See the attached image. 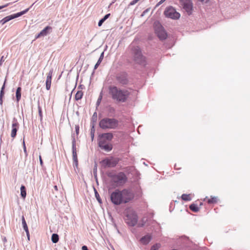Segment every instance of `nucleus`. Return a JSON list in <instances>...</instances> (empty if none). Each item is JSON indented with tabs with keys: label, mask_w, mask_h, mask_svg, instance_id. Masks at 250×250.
Wrapping results in <instances>:
<instances>
[{
	"label": "nucleus",
	"mask_w": 250,
	"mask_h": 250,
	"mask_svg": "<svg viewBox=\"0 0 250 250\" xmlns=\"http://www.w3.org/2000/svg\"><path fill=\"white\" fill-rule=\"evenodd\" d=\"M134 197L132 191L128 189H116L110 196L111 202L115 205L125 204L132 200Z\"/></svg>",
	"instance_id": "nucleus-1"
},
{
	"label": "nucleus",
	"mask_w": 250,
	"mask_h": 250,
	"mask_svg": "<svg viewBox=\"0 0 250 250\" xmlns=\"http://www.w3.org/2000/svg\"><path fill=\"white\" fill-rule=\"evenodd\" d=\"M108 89V93L112 100L118 103L125 102L130 95L129 91L121 89L115 85H109Z\"/></svg>",
	"instance_id": "nucleus-2"
},
{
	"label": "nucleus",
	"mask_w": 250,
	"mask_h": 250,
	"mask_svg": "<svg viewBox=\"0 0 250 250\" xmlns=\"http://www.w3.org/2000/svg\"><path fill=\"white\" fill-rule=\"evenodd\" d=\"M119 124V121L114 118L105 117L99 122V126L103 129H115Z\"/></svg>",
	"instance_id": "nucleus-3"
},
{
	"label": "nucleus",
	"mask_w": 250,
	"mask_h": 250,
	"mask_svg": "<svg viewBox=\"0 0 250 250\" xmlns=\"http://www.w3.org/2000/svg\"><path fill=\"white\" fill-rule=\"evenodd\" d=\"M111 182L116 187L123 186L127 180V178L125 173L123 172H118L117 174H114L109 175Z\"/></svg>",
	"instance_id": "nucleus-4"
},
{
	"label": "nucleus",
	"mask_w": 250,
	"mask_h": 250,
	"mask_svg": "<svg viewBox=\"0 0 250 250\" xmlns=\"http://www.w3.org/2000/svg\"><path fill=\"white\" fill-rule=\"evenodd\" d=\"M132 54L133 60L136 63L141 65L146 64V58L143 55L139 47H133L132 48Z\"/></svg>",
	"instance_id": "nucleus-5"
},
{
	"label": "nucleus",
	"mask_w": 250,
	"mask_h": 250,
	"mask_svg": "<svg viewBox=\"0 0 250 250\" xmlns=\"http://www.w3.org/2000/svg\"><path fill=\"white\" fill-rule=\"evenodd\" d=\"M138 219L137 213L135 211H130L127 213L125 220L127 225L134 227L137 224Z\"/></svg>",
	"instance_id": "nucleus-6"
},
{
	"label": "nucleus",
	"mask_w": 250,
	"mask_h": 250,
	"mask_svg": "<svg viewBox=\"0 0 250 250\" xmlns=\"http://www.w3.org/2000/svg\"><path fill=\"white\" fill-rule=\"evenodd\" d=\"M154 30L156 34L160 40H164L166 39L167 33L164 27L159 22H155Z\"/></svg>",
	"instance_id": "nucleus-7"
},
{
	"label": "nucleus",
	"mask_w": 250,
	"mask_h": 250,
	"mask_svg": "<svg viewBox=\"0 0 250 250\" xmlns=\"http://www.w3.org/2000/svg\"><path fill=\"white\" fill-rule=\"evenodd\" d=\"M164 14L166 17L174 20L178 19L180 17V14L172 6L167 7Z\"/></svg>",
	"instance_id": "nucleus-8"
},
{
	"label": "nucleus",
	"mask_w": 250,
	"mask_h": 250,
	"mask_svg": "<svg viewBox=\"0 0 250 250\" xmlns=\"http://www.w3.org/2000/svg\"><path fill=\"white\" fill-rule=\"evenodd\" d=\"M181 3L183 8L188 15L192 14L193 10V3L192 0H181Z\"/></svg>",
	"instance_id": "nucleus-9"
},
{
	"label": "nucleus",
	"mask_w": 250,
	"mask_h": 250,
	"mask_svg": "<svg viewBox=\"0 0 250 250\" xmlns=\"http://www.w3.org/2000/svg\"><path fill=\"white\" fill-rule=\"evenodd\" d=\"M117 81L122 85H126L128 83L127 74L124 71L117 73L115 76Z\"/></svg>",
	"instance_id": "nucleus-10"
},
{
	"label": "nucleus",
	"mask_w": 250,
	"mask_h": 250,
	"mask_svg": "<svg viewBox=\"0 0 250 250\" xmlns=\"http://www.w3.org/2000/svg\"><path fill=\"white\" fill-rule=\"evenodd\" d=\"M119 160L117 159L113 158H111V159L106 158L101 161L102 166L105 167H114L116 166Z\"/></svg>",
	"instance_id": "nucleus-11"
},
{
	"label": "nucleus",
	"mask_w": 250,
	"mask_h": 250,
	"mask_svg": "<svg viewBox=\"0 0 250 250\" xmlns=\"http://www.w3.org/2000/svg\"><path fill=\"white\" fill-rule=\"evenodd\" d=\"M72 156L73 160V166L77 167L78 165V160L77 158L76 147V140L74 135H72Z\"/></svg>",
	"instance_id": "nucleus-12"
},
{
	"label": "nucleus",
	"mask_w": 250,
	"mask_h": 250,
	"mask_svg": "<svg viewBox=\"0 0 250 250\" xmlns=\"http://www.w3.org/2000/svg\"><path fill=\"white\" fill-rule=\"evenodd\" d=\"M19 128V124L17 121V120L14 118L12 121V130L11 133V136L12 138L14 139L17 135V132Z\"/></svg>",
	"instance_id": "nucleus-13"
},
{
	"label": "nucleus",
	"mask_w": 250,
	"mask_h": 250,
	"mask_svg": "<svg viewBox=\"0 0 250 250\" xmlns=\"http://www.w3.org/2000/svg\"><path fill=\"white\" fill-rule=\"evenodd\" d=\"M53 69H51L47 75V78L45 82L46 89L49 90L51 87L52 76L53 74Z\"/></svg>",
	"instance_id": "nucleus-14"
},
{
	"label": "nucleus",
	"mask_w": 250,
	"mask_h": 250,
	"mask_svg": "<svg viewBox=\"0 0 250 250\" xmlns=\"http://www.w3.org/2000/svg\"><path fill=\"white\" fill-rule=\"evenodd\" d=\"M51 30L52 27L49 26H47L37 35L36 39L39 38L42 36L44 37L46 36Z\"/></svg>",
	"instance_id": "nucleus-15"
},
{
	"label": "nucleus",
	"mask_w": 250,
	"mask_h": 250,
	"mask_svg": "<svg viewBox=\"0 0 250 250\" xmlns=\"http://www.w3.org/2000/svg\"><path fill=\"white\" fill-rule=\"evenodd\" d=\"M99 137L103 138L107 141H111L113 138V135L111 132L104 133L100 134Z\"/></svg>",
	"instance_id": "nucleus-16"
},
{
	"label": "nucleus",
	"mask_w": 250,
	"mask_h": 250,
	"mask_svg": "<svg viewBox=\"0 0 250 250\" xmlns=\"http://www.w3.org/2000/svg\"><path fill=\"white\" fill-rule=\"evenodd\" d=\"M152 239V236L150 234H146L143 236L140 240L141 243L143 245H147L149 243Z\"/></svg>",
	"instance_id": "nucleus-17"
},
{
	"label": "nucleus",
	"mask_w": 250,
	"mask_h": 250,
	"mask_svg": "<svg viewBox=\"0 0 250 250\" xmlns=\"http://www.w3.org/2000/svg\"><path fill=\"white\" fill-rule=\"evenodd\" d=\"M6 79H5L4 82L1 88V90L0 91V104L1 106L3 104V97L4 95V89L5 87V83H6Z\"/></svg>",
	"instance_id": "nucleus-18"
},
{
	"label": "nucleus",
	"mask_w": 250,
	"mask_h": 250,
	"mask_svg": "<svg viewBox=\"0 0 250 250\" xmlns=\"http://www.w3.org/2000/svg\"><path fill=\"white\" fill-rule=\"evenodd\" d=\"M99 147L102 149H103L106 152L110 151L112 149V148H113L112 145L109 143L104 144L101 146H100Z\"/></svg>",
	"instance_id": "nucleus-19"
},
{
	"label": "nucleus",
	"mask_w": 250,
	"mask_h": 250,
	"mask_svg": "<svg viewBox=\"0 0 250 250\" xmlns=\"http://www.w3.org/2000/svg\"><path fill=\"white\" fill-rule=\"evenodd\" d=\"M21 196L23 199H25L26 196V190L24 186L21 185L20 188Z\"/></svg>",
	"instance_id": "nucleus-20"
},
{
	"label": "nucleus",
	"mask_w": 250,
	"mask_h": 250,
	"mask_svg": "<svg viewBox=\"0 0 250 250\" xmlns=\"http://www.w3.org/2000/svg\"><path fill=\"white\" fill-rule=\"evenodd\" d=\"M21 87H18L16 90V100L17 102H19L21 98Z\"/></svg>",
	"instance_id": "nucleus-21"
},
{
	"label": "nucleus",
	"mask_w": 250,
	"mask_h": 250,
	"mask_svg": "<svg viewBox=\"0 0 250 250\" xmlns=\"http://www.w3.org/2000/svg\"><path fill=\"white\" fill-rule=\"evenodd\" d=\"M104 56V52H103L101 54V55H100L97 63H96V64L94 66V69H96L98 68V67L99 66V65L101 63L102 60H103Z\"/></svg>",
	"instance_id": "nucleus-22"
},
{
	"label": "nucleus",
	"mask_w": 250,
	"mask_h": 250,
	"mask_svg": "<svg viewBox=\"0 0 250 250\" xmlns=\"http://www.w3.org/2000/svg\"><path fill=\"white\" fill-rule=\"evenodd\" d=\"M12 20V18L11 16L10 15H9L8 16H6V17H4L2 20H1L0 21V23L2 25H3L4 24L6 23L7 22H8V21H11Z\"/></svg>",
	"instance_id": "nucleus-23"
},
{
	"label": "nucleus",
	"mask_w": 250,
	"mask_h": 250,
	"mask_svg": "<svg viewBox=\"0 0 250 250\" xmlns=\"http://www.w3.org/2000/svg\"><path fill=\"white\" fill-rule=\"evenodd\" d=\"M189 209L194 212H197L199 211V208L197 205L195 204H192L189 207Z\"/></svg>",
	"instance_id": "nucleus-24"
},
{
	"label": "nucleus",
	"mask_w": 250,
	"mask_h": 250,
	"mask_svg": "<svg viewBox=\"0 0 250 250\" xmlns=\"http://www.w3.org/2000/svg\"><path fill=\"white\" fill-rule=\"evenodd\" d=\"M110 15V14H107L103 18H102L98 22V26H101L103 22L109 17Z\"/></svg>",
	"instance_id": "nucleus-25"
},
{
	"label": "nucleus",
	"mask_w": 250,
	"mask_h": 250,
	"mask_svg": "<svg viewBox=\"0 0 250 250\" xmlns=\"http://www.w3.org/2000/svg\"><path fill=\"white\" fill-rule=\"evenodd\" d=\"M83 96V91L81 90H79L77 91V92L76 93V94L75 95V99L76 101H79L82 98Z\"/></svg>",
	"instance_id": "nucleus-26"
},
{
	"label": "nucleus",
	"mask_w": 250,
	"mask_h": 250,
	"mask_svg": "<svg viewBox=\"0 0 250 250\" xmlns=\"http://www.w3.org/2000/svg\"><path fill=\"white\" fill-rule=\"evenodd\" d=\"M98 144L99 146H101L104 144L107 143V141L106 140L104 139L103 138H101V137H98Z\"/></svg>",
	"instance_id": "nucleus-27"
},
{
	"label": "nucleus",
	"mask_w": 250,
	"mask_h": 250,
	"mask_svg": "<svg viewBox=\"0 0 250 250\" xmlns=\"http://www.w3.org/2000/svg\"><path fill=\"white\" fill-rule=\"evenodd\" d=\"M59 235L56 233H53L51 236V241L53 243H56L59 241Z\"/></svg>",
	"instance_id": "nucleus-28"
},
{
	"label": "nucleus",
	"mask_w": 250,
	"mask_h": 250,
	"mask_svg": "<svg viewBox=\"0 0 250 250\" xmlns=\"http://www.w3.org/2000/svg\"><path fill=\"white\" fill-rule=\"evenodd\" d=\"M181 198L183 200L185 201H189L191 200V198L189 194H183L181 196Z\"/></svg>",
	"instance_id": "nucleus-29"
},
{
	"label": "nucleus",
	"mask_w": 250,
	"mask_h": 250,
	"mask_svg": "<svg viewBox=\"0 0 250 250\" xmlns=\"http://www.w3.org/2000/svg\"><path fill=\"white\" fill-rule=\"evenodd\" d=\"M21 221H22V227H23V229L25 231L28 230V226H27V223L26 222V221L25 220L24 216H22Z\"/></svg>",
	"instance_id": "nucleus-30"
},
{
	"label": "nucleus",
	"mask_w": 250,
	"mask_h": 250,
	"mask_svg": "<svg viewBox=\"0 0 250 250\" xmlns=\"http://www.w3.org/2000/svg\"><path fill=\"white\" fill-rule=\"evenodd\" d=\"M217 197L215 196H211L210 199H208V203L209 204H214L217 202Z\"/></svg>",
	"instance_id": "nucleus-31"
},
{
	"label": "nucleus",
	"mask_w": 250,
	"mask_h": 250,
	"mask_svg": "<svg viewBox=\"0 0 250 250\" xmlns=\"http://www.w3.org/2000/svg\"><path fill=\"white\" fill-rule=\"evenodd\" d=\"M95 127H94V124H92L91 129H90V135L91 137V139L93 141L94 138V133H95Z\"/></svg>",
	"instance_id": "nucleus-32"
},
{
	"label": "nucleus",
	"mask_w": 250,
	"mask_h": 250,
	"mask_svg": "<svg viewBox=\"0 0 250 250\" xmlns=\"http://www.w3.org/2000/svg\"><path fill=\"white\" fill-rule=\"evenodd\" d=\"M94 192H95V197H96V199L99 202V203H102V199H101L98 191L96 190V189L95 188H94Z\"/></svg>",
	"instance_id": "nucleus-33"
},
{
	"label": "nucleus",
	"mask_w": 250,
	"mask_h": 250,
	"mask_svg": "<svg viewBox=\"0 0 250 250\" xmlns=\"http://www.w3.org/2000/svg\"><path fill=\"white\" fill-rule=\"evenodd\" d=\"M39 115L41 121L42 120V113L41 107L39 105L38 107Z\"/></svg>",
	"instance_id": "nucleus-34"
},
{
	"label": "nucleus",
	"mask_w": 250,
	"mask_h": 250,
	"mask_svg": "<svg viewBox=\"0 0 250 250\" xmlns=\"http://www.w3.org/2000/svg\"><path fill=\"white\" fill-rule=\"evenodd\" d=\"M160 245L159 244H156L151 246L150 250H157L160 248Z\"/></svg>",
	"instance_id": "nucleus-35"
},
{
	"label": "nucleus",
	"mask_w": 250,
	"mask_h": 250,
	"mask_svg": "<svg viewBox=\"0 0 250 250\" xmlns=\"http://www.w3.org/2000/svg\"><path fill=\"white\" fill-rule=\"evenodd\" d=\"M21 14V12H20L17 13L16 14L11 15L12 20L22 16Z\"/></svg>",
	"instance_id": "nucleus-36"
},
{
	"label": "nucleus",
	"mask_w": 250,
	"mask_h": 250,
	"mask_svg": "<svg viewBox=\"0 0 250 250\" xmlns=\"http://www.w3.org/2000/svg\"><path fill=\"white\" fill-rule=\"evenodd\" d=\"M102 99V93H101L100 96H99L98 97V99L97 101V102H96V105L97 106H99L101 102V100Z\"/></svg>",
	"instance_id": "nucleus-37"
},
{
	"label": "nucleus",
	"mask_w": 250,
	"mask_h": 250,
	"mask_svg": "<svg viewBox=\"0 0 250 250\" xmlns=\"http://www.w3.org/2000/svg\"><path fill=\"white\" fill-rule=\"evenodd\" d=\"M97 113L95 112L94 113L92 118V120L93 122H95L97 121Z\"/></svg>",
	"instance_id": "nucleus-38"
},
{
	"label": "nucleus",
	"mask_w": 250,
	"mask_h": 250,
	"mask_svg": "<svg viewBox=\"0 0 250 250\" xmlns=\"http://www.w3.org/2000/svg\"><path fill=\"white\" fill-rule=\"evenodd\" d=\"M23 151H24V152L25 153V155H27V150H26V146H25V142H24V141L23 140Z\"/></svg>",
	"instance_id": "nucleus-39"
},
{
	"label": "nucleus",
	"mask_w": 250,
	"mask_h": 250,
	"mask_svg": "<svg viewBox=\"0 0 250 250\" xmlns=\"http://www.w3.org/2000/svg\"><path fill=\"white\" fill-rule=\"evenodd\" d=\"M75 128L76 133L77 135H78L79 134V125H75Z\"/></svg>",
	"instance_id": "nucleus-40"
},
{
	"label": "nucleus",
	"mask_w": 250,
	"mask_h": 250,
	"mask_svg": "<svg viewBox=\"0 0 250 250\" xmlns=\"http://www.w3.org/2000/svg\"><path fill=\"white\" fill-rule=\"evenodd\" d=\"M29 9H30V8H27V9H25L23 11H21V15L26 13L29 11Z\"/></svg>",
	"instance_id": "nucleus-41"
},
{
	"label": "nucleus",
	"mask_w": 250,
	"mask_h": 250,
	"mask_svg": "<svg viewBox=\"0 0 250 250\" xmlns=\"http://www.w3.org/2000/svg\"><path fill=\"white\" fill-rule=\"evenodd\" d=\"M25 231L26 232V235H27V237L28 239V240H29V238H30V234H29V230H25Z\"/></svg>",
	"instance_id": "nucleus-42"
},
{
	"label": "nucleus",
	"mask_w": 250,
	"mask_h": 250,
	"mask_svg": "<svg viewBox=\"0 0 250 250\" xmlns=\"http://www.w3.org/2000/svg\"><path fill=\"white\" fill-rule=\"evenodd\" d=\"M39 160H40V164L42 166L43 165V161H42V157L41 155L39 156Z\"/></svg>",
	"instance_id": "nucleus-43"
},
{
	"label": "nucleus",
	"mask_w": 250,
	"mask_h": 250,
	"mask_svg": "<svg viewBox=\"0 0 250 250\" xmlns=\"http://www.w3.org/2000/svg\"><path fill=\"white\" fill-rule=\"evenodd\" d=\"M9 3H7L4 5L0 6V10L2 9L3 8L6 7L7 6H8L9 5Z\"/></svg>",
	"instance_id": "nucleus-44"
},
{
	"label": "nucleus",
	"mask_w": 250,
	"mask_h": 250,
	"mask_svg": "<svg viewBox=\"0 0 250 250\" xmlns=\"http://www.w3.org/2000/svg\"><path fill=\"white\" fill-rule=\"evenodd\" d=\"M82 250H89L88 249V248L86 246L84 245V246H82Z\"/></svg>",
	"instance_id": "nucleus-45"
},
{
	"label": "nucleus",
	"mask_w": 250,
	"mask_h": 250,
	"mask_svg": "<svg viewBox=\"0 0 250 250\" xmlns=\"http://www.w3.org/2000/svg\"><path fill=\"white\" fill-rule=\"evenodd\" d=\"M3 58H4V57L2 56L1 57V58H0V65H1L2 64V63L4 62Z\"/></svg>",
	"instance_id": "nucleus-46"
},
{
	"label": "nucleus",
	"mask_w": 250,
	"mask_h": 250,
	"mask_svg": "<svg viewBox=\"0 0 250 250\" xmlns=\"http://www.w3.org/2000/svg\"><path fill=\"white\" fill-rule=\"evenodd\" d=\"M136 3H135V1L134 0H133L132 1H131L129 4V6H131V5H133L134 4H135Z\"/></svg>",
	"instance_id": "nucleus-47"
},
{
	"label": "nucleus",
	"mask_w": 250,
	"mask_h": 250,
	"mask_svg": "<svg viewBox=\"0 0 250 250\" xmlns=\"http://www.w3.org/2000/svg\"><path fill=\"white\" fill-rule=\"evenodd\" d=\"M138 194L137 195V196L138 197H141V195H142V191L141 190V189H139V190H138Z\"/></svg>",
	"instance_id": "nucleus-48"
},
{
	"label": "nucleus",
	"mask_w": 250,
	"mask_h": 250,
	"mask_svg": "<svg viewBox=\"0 0 250 250\" xmlns=\"http://www.w3.org/2000/svg\"><path fill=\"white\" fill-rule=\"evenodd\" d=\"M198 0L201 2H205V3H207L209 1V0Z\"/></svg>",
	"instance_id": "nucleus-49"
},
{
	"label": "nucleus",
	"mask_w": 250,
	"mask_h": 250,
	"mask_svg": "<svg viewBox=\"0 0 250 250\" xmlns=\"http://www.w3.org/2000/svg\"><path fill=\"white\" fill-rule=\"evenodd\" d=\"M166 0H161L158 3V5H160V4H162L165 1H166Z\"/></svg>",
	"instance_id": "nucleus-50"
},
{
	"label": "nucleus",
	"mask_w": 250,
	"mask_h": 250,
	"mask_svg": "<svg viewBox=\"0 0 250 250\" xmlns=\"http://www.w3.org/2000/svg\"><path fill=\"white\" fill-rule=\"evenodd\" d=\"M110 111H115V109L113 107H111L110 108Z\"/></svg>",
	"instance_id": "nucleus-51"
},
{
	"label": "nucleus",
	"mask_w": 250,
	"mask_h": 250,
	"mask_svg": "<svg viewBox=\"0 0 250 250\" xmlns=\"http://www.w3.org/2000/svg\"><path fill=\"white\" fill-rule=\"evenodd\" d=\"M135 1V3H136L137 2H138L140 0H134Z\"/></svg>",
	"instance_id": "nucleus-52"
},
{
	"label": "nucleus",
	"mask_w": 250,
	"mask_h": 250,
	"mask_svg": "<svg viewBox=\"0 0 250 250\" xmlns=\"http://www.w3.org/2000/svg\"><path fill=\"white\" fill-rule=\"evenodd\" d=\"M135 1V3H136L137 2H138L140 0H134Z\"/></svg>",
	"instance_id": "nucleus-53"
},
{
	"label": "nucleus",
	"mask_w": 250,
	"mask_h": 250,
	"mask_svg": "<svg viewBox=\"0 0 250 250\" xmlns=\"http://www.w3.org/2000/svg\"><path fill=\"white\" fill-rule=\"evenodd\" d=\"M135 1V3H136L137 2H138L140 0H134Z\"/></svg>",
	"instance_id": "nucleus-54"
},
{
	"label": "nucleus",
	"mask_w": 250,
	"mask_h": 250,
	"mask_svg": "<svg viewBox=\"0 0 250 250\" xmlns=\"http://www.w3.org/2000/svg\"><path fill=\"white\" fill-rule=\"evenodd\" d=\"M3 241H4V242H6V238H5V237H4V239H3Z\"/></svg>",
	"instance_id": "nucleus-55"
},
{
	"label": "nucleus",
	"mask_w": 250,
	"mask_h": 250,
	"mask_svg": "<svg viewBox=\"0 0 250 250\" xmlns=\"http://www.w3.org/2000/svg\"><path fill=\"white\" fill-rule=\"evenodd\" d=\"M54 188H55V189H57V186H55Z\"/></svg>",
	"instance_id": "nucleus-56"
},
{
	"label": "nucleus",
	"mask_w": 250,
	"mask_h": 250,
	"mask_svg": "<svg viewBox=\"0 0 250 250\" xmlns=\"http://www.w3.org/2000/svg\"><path fill=\"white\" fill-rule=\"evenodd\" d=\"M34 3L32 4V5L31 6V7H31L33 5H34Z\"/></svg>",
	"instance_id": "nucleus-57"
}]
</instances>
